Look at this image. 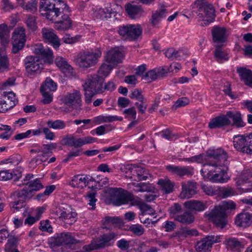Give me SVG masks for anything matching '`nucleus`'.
<instances>
[{
	"label": "nucleus",
	"mask_w": 252,
	"mask_h": 252,
	"mask_svg": "<svg viewBox=\"0 0 252 252\" xmlns=\"http://www.w3.org/2000/svg\"><path fill=\"white\" fill-rule=\"evenodd\" d=\"M39 12L46 19L54 21L58 30L65 31L71 27L70 10L62 0H41Z\"/></svg>",
	"instance_id": "obj_1"
},
{
	"label": "nucleus",
	"mask_w": 252,
	"mask_h": 252,
	"mask_svg": "<svg viewBox=\"0 0 252 252\" xmlns=\"http://www.w3.org/2000/svg\"><path fill=\"white\" fill-rule=\"evenodd\" d=\"M223 155L225 156V158L222 160H220L221 156L217 157V160H220L218 165H209V167H214V169H209L206 174V171L204 170V168L200 170V173L204 180L209 181L212 183H223L227 182L229 180V177L227 173L228 170L227 165L228 164L227 161V155L224 151H223Z\"/></svg>",
	"instance_id": "obj_2"
},
{
	"label": "nucleus",
	"mask_w": 252,
	"mask_h": 252,
	"mask_svg": "<svg viewBox=\"0 0 252 252\" xmlns=\"http://www.w3.org/2000/svg\"><path fill=\"white\" fill-rule=\"evenodd\" d=\"M236 204L232 201H223L221 204L216 206L210 212L206 213L209 220L217 227L223 228L227 223V211L235 210Z\"/></svg>",
	"instance_id": "obj_3"
},
{
	"label": "nucleus",
	"mask_w": 252,
	"mask_h": 252,
	"mask_svg": "<svg viewBox=\"0 0 252 252\" xmlns=\"http://www.w3.org/2000/svg\"><path fill=\"white\" fill-rule=\"evenodd\" d=\"M229 125L237 127H243L245 126L240 112L228 111L225 115H221L212 119L208 126L210 128L214 129Z\"/></svg>",
	"instance_id": "obj_4"
},
{
	"label": "nucleus",
	"mask_w": 252,
	"mask_h": 252,
	"mask_svg": "<svg viewBox=\"0 0 252 252\" xmlns=\"http://www.w3.org/2000/svg\"><path fill=\"white\" fill-rule=\"evenodd\" d=\"M223 150L220 148L215 150H210L207 152L206 155L200 154L199 155L192 157L190 158H184L180 159V161H188L189 162H196L199 163L203 164V167L209 165H218L219 160H217V157L220 156V159L222 160L225 158V156L223 155Z\"/></svg>",
	"instance_id": "obj_5"
},
{
	"label": "nucleus",
	"mask_w": 252,
	"mask_h": 252,
	"mask_svg": "<svg viewBox=\"0 0 252 252\" xmlns=\"http://www.w3.org/2000/svg\"><path fill=\"white\" fill-rule=\"evenodd\" d=\"M192 9L199 20L206 21L207 24L213 22L215 17V9L212 4L205 0H197Z\"/></svg>",
	"instance_id": "obj_6"
},
{
	"label": "nucleus",
	"mask_w": 252,
	"mask_h": 252,
	"mask_svg": "<svg viewBox=\"0 0 252 252\" xmlns=\"http://www.w3.org/2000/svg\"><path fill=\"white\" fill-rule=\"evenodd\" d=\"M117 234L110 232L100 235L97 241L92 242L90 244L85 245L83 249L77 252H91L94 250L103 249L112 246L116 238Z\"/></svg>",
	"instance_id": "obj_7"
},
{
	"label": "nucleus",
	"mask_w": 252,
	"mask_h": 252,
	"mask_svg": "<svg viewBox=\"0 0 252 252\" xmlns=\"http://www.w3.org/2000/svg\"><path fill=\"white\" fill-rule=\"evenodd\" d=\"M99 50L93 51H83L79 53L75 59L76 63L82 68H89L95 65L101 56Z\"/></svg>",
	"instance_id": "obj_8"
},
{
	"label": "nucleus",
	"mask_w": 252,
	"mask_h": 252,
	"mask_svg": "<svg viewBox=\"0 0 252 252\" xmlns=\"http://www.w3.org/2000/svg\"><path fill=\"white\" fill-rule=\"evenodd\" d=\"M61 100L68 109L80 111L82 110V100L81 92L77 90L67 92L64 94Z\"/></svg>",
	"instance_id": "obj_9"
},
{
	"label": "nucleus",
	"mask_w": 252,
	"mask_h": 252,
	"mask_svg": "<svg viewBox=\"0 0 252 252\" xmlns=\"http://www.w3.org/2000/svg\"><path fill=\"white\" fill-rule=\"evenodd\" d=\"M27 183L29 184L24 187L22 189L14 192L12 194V197L14 198H20L22 200L29 199L32 196L34 191H37L43 188V186L38 179Z\"/></svg>",
	"instance_id": "obj_10"
},
{
	"label": "nucleus",
	"mask_w": 252,
	"mask_h": 252,
	"mask_svg": "<svg viewBox=\"0 0 252 252\" xmlns=\"http://www.w3.org/2000/svg\"><path fill=\"white\" fill-rule=\"evenodd\" d=\"M103 82L102 77H99L98 74H94L88 76L83 87L84 90L100 94L103 92Z\"/></svg>",
	"instance_id": "obj_11"
},
{
	"label": "nucleus",
	"mask_w": 252,
	"mask_h": 252,
	"mask_svg": "<svg viewBox=\"0 0 252 252\" xmlns=\"http://www.w3.org/2000/svg\"><path fill=\"white\" fill-rule=\"evenodd\" d=\"M24 63L26 71L30 75L39 73L44 68V63L37 56L27 57L24 60Z\"/></svg>",
	"instance_id": "obj_12"
},
{
	"label": "nucleus",
	"mask_w": 252,
	"mask_h": 252,
	"mask_svg": "<svg viewBox=\"0 0 252 252\" xmlns=\"http://www.w3.org/2000/svg\"><path fill=\"white\" fill-rule=\"evenodd\" d=\"M26 41L25 30L23 27L15 29L12 35V52L17 53L24 47Z\"/></svg>",
	"instance_id": "obj_13"
},
{
	"label": "nucleus",
	"mask_w": 252,
	"mask_h": 252,
	"mask_svg": "<svg viewBox=\"0 0 252 252\" xmlns=\"http://www.w3.org/2000/svg\"><path fill=\"white\" fill-rule=\"evenodd\" d=\"M119 34L130 40H135L141 34L142 29L140 25H128L119 28Z\"/></svg>",
	"instance_id": "obj_14"
},
{
	"label": "nucleus",
	"mask_w": 252,
	"mask_h": 252,
	"mask_svg": "<svg viewBox=\"0 0 252 252\" xmlns=\"http://www.w3.org/2000/svg\"><path fill=\"white\" fill-rule=\"evenodd\" d=\"M109 193L113 198L114 204L116 206L128 204L130 193L122 188H111Z\"/></svg>",
	"instance_id": "obj_15"
},
{
	"label": "nucleus",
	"mask_w": 252,
	"mask_h": 252,
	"mask_svg": "<svg viewBox=\"0 0 252 252\" xmlns=\"http://www.w3.org/2000/svg\"><path fill=\"white\" fill-rule=\"evenodd\" d=\"M59 219L65 223L72 224L76 221L77 214L72 211L71 207L64 203H62L59 207Z\"/></svg>",
	"instance_id": "obj_16"
},
{
	"label": "nucleus",
	"mask_w": 252,
	"mask_h": 252,
	"mask_svg": "<svg viewBox=\"0 0 252 252\" xmlns=\"http://www.w3.org/2000/svg\"><path fill=\"white\" fill-rule=\"evenodd\" d=\"M33 52L44 63H51L54 56L52 51L48 47H44L41 44H36L33 47Z\"/></svg>",
	"instance_id": "obj_17"
},
{
	"label": "nucleus",
	"mask_w": 252,
	"mask_h": 252,
	"mask_svg": "<svg viewBox=\"0 0 252 252\" xmlns=\"http://www.w3.org/2000/svg\"><path fill=\"white\" fill-rule=\"evenodd\" d=\"M220 236L210 235L207 236L197 242L195 249L197 252H205L210 251L212 245L215 243L221 241Z\"/></svg>",
	"instance_id": "obj_18"
},
{
	"label": "nucleus",
	"mask_w": 252,
	"mask_h": 252,
	"mask_svg": "<svg viewBox=\"0 0 252 252\" xmlns=\"http://www.w3.org/2000/svg\"><path fill=\"white\" fill-rule=\"evenodd\" d=\"M96 141L97 138L90 136L81 138L71 136L64 139V144L68 146L79 148L86 144L94 143Z\"/></svg>",
	"instance_id": "obj_19"
},
{
	"label": "nucleus",
	"mask_w": 252,
	"mask_h": 252,
	"mask_svg": "<svg viewBox=\"0 0 252 252\" xmlns=\"http://www.w3.org/2000/svg\"><path fill=\"white\" fill-rule=\"evenodd\" d=\"M123 59V53L118 47H115L106 52L104 56L103 61L115 67L117 64L121 63Z\"/></svg>",
	"instance_id": "obj_20"
},
{
	"label": "nucleus",
	"mask_w": 252,
	"mask_h": 252,
	"mask_svg": "<svg viewBox=\"0 0 252 252\" xmlns=\"http://www.w3.org/2000/svg\"><path fill=\"white\" fill-rule=\"evenodd\" d=\"M41 33L44 41L58 49L61 45L60 40L54 31L50 28H44L42 29Z\"/></svg>",
	"instance_id": "obj_21"
},
{
	"label": "nucleus",
	"mask_w": 252,
	"mask_h": 252,
	"mask_svg": "<svg viewBox=\"0 0 252 252\" xmlns=\"http://www.w3.org/2000/svg\"><path fill=\"white\" fill-rule=\"evenodd\" d=\"M166 169L171 173L182 177L185 176H191L194 174V168L190 166H181L168 165Z\"/></svg>",
	"instance_id": "obj_22"
},
{
	"label": "nucleus",
	"mask_w": 252,
	"mask_h": 252,
	"mask_svg": "<svg viewBox=\"0 0 252 252\" xmlns=\"http://www.w3.org/2000/svg\"><path fill=\"white\" fill-rule=\"evenodd\" d=\"M213 41L215 43H223L227 38L226 29L224 27L214 26L212 30Z\"/></svg>",
	"instance_id": "obj_23"
},
{
	"label": "nucleus",
	"mask_w": 252,
	"mask_h": 252,
	"mask_svg": "<svg viewBox=\"0 0 252 252\" xmlns=\"http://www.w3.org/2000/svg\"><path fill=\"white\" fill-rule=\"evenodd\" d=\"M182 191L180 193L182 198H189L196 193V183L189 181L182 184Z\"/></svg>",
	"instance_id": "obj_24"
},
{
	"label": "nucleus",
	"mask_w": 252,
	"mask_h": 252,
	"mask_svg": "<svg viewBox=\"0 0 252 252\" xmlns=\"http://www.w3.org/2000/svg\"><path fill=\"white\" fill-rule=\"evenodd\" d=\"M235 223L244 228L250 226L252 224V214L244 212L238 214L235 218Z\"/></svg>",
	"instance_id": "obj_25"
},
{
	"label": "nucleus",
	"mask_w": 252,
	"mask_h": 252,
	"mask_svg": "<svg viewBox=\"0 0 252 252\" xmlns=\"http://www.w3.org/2000/svg\"><path fill=\"white\" fill-rule=\"evenodd\" d=\"M237 72L244 84L252 88V71L245 67H238Z\"/></svg>",
	"instance_id": "obj_26"
},
{
	"label": "nucleus",
	"mask_w": 252,
	"mask_h": 252,
	"mask_svg": "<svg viewBox=\"0 0 252 252\" xmlns=\"http://www.w3.org/2000/svg\"><path fill=\"white\" fill-rule=\"evenodd\" d=\"M167 13V10L164 6H161L160 9L153 11L150 19L152 26L156 27L161 19L166 16Z\"/></svg>",
	"instance_id": "obj_27"
},
{
	"label": "nucleus",
	"mask_w": 252,
	"mask_h": 252,
	"mask_svg": "<svg viewBox=\"0 0 252 252\" xmlns=\"http://www.w3.org/2000/svg\"><path fill=\"white\" fill-rule=\"evenodd\" d=\"M126 10L129 16L132 19L139 18L144 12L140 5L130 3L126 5Z\"/></svg>",
	"instance_id": "obj_28"
},
{
	"label": "nucleus",
	"mask_w": 252,
	"mask_h": 252,
	"mask_svg": "<svg viewBox=\"0 0 252 252\" xmlns=\"http://www.w3.org/2000/svg\"><path fill=\"white\" fill-rule=\"evenodd\" d=\"M89 184V177L77 175L74 176L70 182V185L73 188H83Z\"/></svg>",
	"instance_id": "obj_29"
},
{
	"label": "nucleus",
	"mask_w": 252,
	"mask_h": 252,
	"mask_svg": "<svg viewBox=\"0 0 252 252\" xmlns=\"http://www.w3.org/2000/svg\"><path fill=\"white\" fill-rule=\"evenodd\" d=\"M137 165L128 164L125 165L123 172L131 180L139 182L140 179L137 178Z\"/></svg>",
	"instance_id": "obj_30"
},
{
	"label": "nucleus",
	"mask_w": 252,
	"mask_h": 252,
	"mask_svg": "<svg viewBox=\"0 0 252 252\" xmlns=\"http://www.w3.org/2000/svg\"><path fill=\"white\" fill-rule=\"evenodd\" d=\"M184 205L186 208L198 212L203 211L207 208L205 203L194 200L187 201L184 203Z\"/></svg>",
	"instance_id": "obj_31"
},
{
	"label": "nucleus",
	"mask_w": 252,
	"mask_h": 252,
	"mask_svg": "<svg viewBox=\"0 0 252 252\" xmlns=\"http://www.w3.org/2000/svg\"><path fill=\"white\" fill-rule=\"evenodd\" d=\"M246 137L243 136L237 135L234 137V146L241 152L246 153V150L247 149V142H246Z\"/></svg>",
	"instance_id": "obj_32"
},
{
	"label": "nucleus",
	"mask_w": 252,
	"mask_h": 252,
	"mask_svg": "<svg viewBox=\"0 0 252 252\" xmlns=\"http://www.w3.org/2000/svg\"><path fill=\"white\" fill-rule=\"evenodd\" d=\"M10 38V30L4 24H0V41L3 46H6L9 43Z\"/></svg>",
	"instance_id": "obj_33"
},
{
	"label": "nucleus",
	"mask_w": 252,
	"mask_h": 252,
	"mask_svg": "<svg viewBox=\"0 0 252 252\" xmlns=\"http://www.w3.org/2000/svg\"><path fill=\"white\" fill-rule=\"evenodd\" d=\"M163 52L166 57L171 60L180 59L185 55V52L182 50H176L173 48H167Z\"/></svg>",
	"instance_id": "obj_34"
},
{
	"label": "nucleus",
	"mask_w": 252,
	"mask_h": 252,
	"mask_svg": "<svg viewBox=\"0 0 252 252\" xmlns=\"http://www.w3.org/2000/svg\"><path fill=\"white\" fill-rule=\"evenodd\" d=\"M226 247L232 251H238L243 248V244L236 238H230L225 242Z\"/></svg>",
	"instance_id": "obj_35"
},
{
	"label": "nucleus",
	"mask_w": 252,
	"mask_h": 252,
	"mask_svg": "<svg viewBox=\"0 0 252 252\" xmlns=\"http://www.w3.org/2000/svg\"><path fill=\"white\" fill-rule=\"evenodd\" d=\"M158 184L161 190L166 193H170L173 190L174 185L167 178L159 179Z\"/></svg>",
	"instance_id": "obj_36"
},
{
	"label": "nucleus",
	"mask_w": 252,
	"mask_h": 252,
	"mask_svg": "<svg viewBox=\"0 0 252 252\" xmlns=\"http://www.w3.org/2000/svg\"><path fill=\"white\" fill-rule=\"evenodd\" d=\"M18 240L14 236H11L7 240V242L5 245L4 250L6 252H19L16 249Z\"/></svg>",
	"instance_id": "obj_37"
},
{
	"label": "nucleus",
	"mask_w": 252,
	"mask_h": 252,
	"mask_svg": "<svg viewBox=\"0 0 252 252\" xmlns=\"http://www.w3.org/2000/svg\"><path fill=\"white\" fill-rule=\"evenodd\" d=\"M114 67V66L112 64L107 63L104 62V63L100 66L96 74H98L99 77H102L104 82L105 78H106L109 74L111 71Z\"/></svg>",
	"instance_id": "obj_38"
},
{
	"label": "nucleus",
	"mask_w": 252,
	"mask_h": 252,
	"mask_svg": "<svg viewBox=\"0 0 252 252\" xmlns=\"http://www.w3.org/2000/svg\"><path fill=\"white\" fill-rule=\"evenodd\" d=\"M194 220V217L192 214L189 211H186L183 214H181L176 221H179L182 223L189 224L193 222Z\"/></svg>",
	"instance_id": "obj_39"
},
{
	"label": "nucleus",
	"mask_w": 252,
	"mask_h": 252,
	"mask_svg": "<svg viewBox=\"0 0 252 252\" xmlns=\"http://www.w3.org/2000/svg\"><path fill=\"white\" fill-rule=\"evenodd\" d=\"M111 9L105 7L99 8L94 13V16L97 19L104 20L111 17Z\"/></svg>",
	"instance_id": "obj_40"
},
{
	"label": "nucleus",
	"mask_w": 252,
	"mask_h": 252,
	"mask_svg": "<svg viewBox=\"0 0 252 252\" xmlns=\"http://www.w3.org/2000/svg\"><path fill=\"white\" fill-rule=\"evenodd\" d=\"M15 199H19V200L11 202L10 203L9 206L11 211L13 213L20 211H24L25 212L24 206L25 205V200L26 199L22 200L20 198H16Z\"/></svg>",
	"instance_id": "obj_41"
},
{
	"label": "nucleus",
	"mask_w": 252,
	"mask_h": 252,
	"mask_svg": "<svg viewBox=\"0 0 252 252\" xmlns=\"http://www.w3.org/2000/svg\"><path fill=\"white\" fill-rule=\"evenodd\" d=\"M214 57L219 62L227 61L229 59L227 54L222 50L219 45L216 46V49L214 52Z\"/></svg>",
	"instance_id": "obj_42"
},
{
	"label": "nucleus",
	"mask_w": 252,
	"mask_h": 252,
	"mask_svg": "<svg viewBox=\"0 0 252 252\" xmlns=\"http://www.w3.org/2000/svg\"><path fill=\"white\" fill-rule=\"evenodd\" d=\"M57 84L50 78H47L45 81L44 85L40 87V91H55L57 89Z\"/></svg>",
	"instance_id": "obj_43"
},
{
	"label": "nucleus",
	"mask_w": 252,
	"mask_h": 252,
	"mask_svg": "<svg viewBox=\"0 0 252 252\" xmlns=\"http://www.w3.org/2000/svg\"><path fill=\"white\" fill-rule=\"evenodd\" d=\"M182 211L181 205L179 203H174L173 205L171 206L169 208V212L170 217L175 220L178 218L179 216L181 214Z\"/></svg>",
	"instance_id": "obj_44"
},
{
	"label": "nucleus",
	"mask_w": 252,
	"mask_h": 252,
	"mask_svg": "<svg viewBox=\"0 0 252 252\" xmlns=\"http://www.w3.org/2000/svg\"><path fill=\"white\" fill-rule=\"evenodd\" d=\"M4 100L7 107H9V109L13 108L18 102L17 99L15 97V94L12 92H8L4 96Z\"/></svg>",
	"instance_id": "obj_45"
},
{
	"label": "nucleus",
	"mask_w": 252,
	"mask_h": 252,
	"mask_svg": "<svg viewBox=\"0 0 252 252\" xmlns=\"http://www.w3.org/2000/svg\"><path fill=\"white\" fill-rule=\"evenodd\" d=\"M47 126L51 128L55 129H63L65 127V123L62 120L56 121L49 120L46 122Z\"/></svg>",
	"instance_id": "obj_46"
},
{
	"label": "nucleus",
	"mask_w": 252,
	"mask_h": 252,
	"mask_svg": "<svg viewBox=\"0 0 252 252\" xmlns=\"http://www.w3.org/2000/svg\"><path fill=\"white\" fill-rule=\"evenodd\" d=\"M0 130H4V132L0 134V138L8 139L13 134V130L10 126L0 124Z\"/></svg>",
	"instance_id": "obj_47"
},
{
	"label": "nucleus",
	"mask_w": 252,
	"mask_h": 252,
	"mask_svg": "<svg viewBox=\"0 0 252 252\" xmlns=\"http://www.w3.org/2000/svg\"><path fill=\"white\" fill-rule=\"evenodd\" d=\"M63 246H69L79 243V241L75 239L69 232L63 233Z\"/></svg>",
	"instance_id": "obj_48"
},
{
	"label": "nucleus",
	"mask_w": 252,
	"mask_h": 252,
	"mask_svg": "<svg viewBox=\"0 0 252 252\" xmlns=\"http://www.w3.org/2000/svg\"><path fill=\"white\" fill-rule=\"evenodd\" d=\"M55 63L57 66L62 69H65L70 71L72 68L70 65H69L67 62L63 58L57 57L55 59Z\"/></svg>",
	"instance_id": "obj_49"
},
{
	"label": "nucleus",
	"mask_w": 252,
	"mask_h": 252,
	"mask_svg": "<svg viewBox=\"0 0 252 252\" xmlns=\"http://www.w3.org/2000/svg\"><path fill=\"white\" fill-rule=\"evenodd\" d=\"M25 23L29 29L32 31H35L36 29L37 24L35 16L32 15H28Z\"/></svg>",
	"instance_id": "obj_50"
},
{
	"label": "nucleus",
	"mask_w": 252,
	"mask_h": 252,
	"mask_svg": "<svg viewBox=\"0 0 252 252\" xmlns=\"http://www.w3.org/2000/svg\"><path fill=\"white\" fill-rule=\"evenodd\" d=\"M49 242L53 246H63V233L56 234L54 236L51 237Z\"/></svg>",
	"instance_id": "obj_51"
},
{
	"label": "nucleus",
	"mask_w": 252,
	"mask_h": 252,
	"mask_svg": "<svg viewBox=\"0 0 252 252\" xmlns=\"http://www.w3.org/2000/svg\"><path fill=\"white\" fill-rule=\"evenodd\" d=\"M129 230L134 235L138 236L143 235L145 231V230L142 225L139 224L131 225L129 227Z\"/></svg>",
	"instance_id": "obj_52"
},
{
	"label": "nucleus",
	"mask_w": 252,
	"mask_h": 252,
	"mask_svg": "<svg viewBox=\"0 0 252 252\" xmlns=\"http://www.w3.org/2000/svg\"><path fill=\"white\" fill-rule=\"evenodd\" d=\"M37 1L36 0H30L26 2L23 8L31 12H34L37 10Z\"/></svg>",
	"instance_id": "obj_53"
},
{
	"label": "nucleus",
	"mask_w": 252,
	"mask_h": 252,
	"mask_svg": "<svg viewBox=\"0 0 252 252\" xmlns=\"http://www.w3.org/2000/svg\"><path fill=\"white\" fill-rule=\"evenodd\" d=\"M86 198L88 202V204L91 207L92 210L95 209V202L97 199L95 198V193L94 191L89 192L86 196Z\"/></svg>",
	"instance_id": "obj_54"
},
{
	"label": "nucleus",
	"mask_w": 252,
	"mask_h": 252,
	"mask_svg": "<svg viewBox=\"0 0 252 252\" xmlns=\"http://www.w3.org/2000/svg\"><path fill=\"white\" fill-rule=\"evenodd\" d=\"M201 189L208 195H214L218 194V190L211 185L202 184Z\"/></svg>",
	"instance_id": "obj_55"
},
{
	"label": "nucleus",
	"mask_w": 252,
	"mask_h": 252,
	"mask_svg": "<svg viewBox=\"0 0 252 252\" xmlns=\"http://www.w3.org/2000/svg\"><path fill=\"white\" fill-rule=\"evenodd\" d=\"M123 113L125 114V118L131 120H135L136 117V111L134 107L126 109Z\"/></svg>",
	"instance_id": "obj_56"
},
{
	"label": "nucleus",
	"mask_w": 252,
	"mask_h": 252,
	"mask_svg": "<svg viewBox=\"0 0 252 252\" xmlns=\"http://www.w3.org/2000/svg\"><path fill=\"white\" fill-rule=\"evenodd\" d=\"M157 77V73L155 72V71L151 70L146 73L143 76L142 79L148 82H150L155 80Z\"/></svg>",
	"instance_id": "obj_57"
},
{
	"label": "nucleus",
	"mask_w": 252,
	"mask_h": 252,
	"mask_svg": "<svg viewBox=\"0 0 252 252\" xmlns=\"http://www.w3.org/2000/svg\"><path fill=\"white\" fill-rule=\"evenodd\" d=\"M8 65L9 62L7 56L0 54V72H2L7 69Z\"/></svg>",
	"instance_id": "obj_58"
},
{
	"label": "nucleus",
	"mask_w": 252,
	"mask_h": 252,
	"mask_svg": "<svg viewBox=\"0 0 252 252\" xmlns=\"http://www.w3.org/2000/svg\"><path fill=\"white\" fill-rule=\"evenodd\" d=\"M220 193L223 198H227L236 194L234 189L231 187L222 188L220 190Z\"/></svg>",
	"instance_id": "obj_59"
},
{
	"label": "nucleus",
	"mask_w": 252,
	"mask_h": 252,
	"mask_svg": "<svg viewBox=\"0 0 252 252\" xmlns=\"http://www.w3.org/2000/svg\"><path fill=\"white\" fill-rule=\"evenodd\" d=\"M133 185L137 188V189L135 190L136 192L150 191L151 190L149 184L145 183H133Z\"/></svg>",
	"instance_id": "obj_60"
},
{
	"label": "nucleus",
	"mask_w": 252,
	"mask_h": 252,
	"mask_svg": "<svg viewBox=\"0 0 252 252\" xmlns=\"http://www.w3.org/2000/svg\"><path fill=\"white\" fill-rule=\"evenodd\" d=\"M137 169V178L140 179V181L147 180L149 175L148 171L143 167L138 165Z\"/></svg>",
	"instance_id": "obj_61"
},
{
	"label": "nucleus",
	"mask_w": 252,
	"mask_h": 252,
	"mask_svg": "<svg viewBox=\"0 0 252 252\" xmlns=\"http://www.w3.org/2000/svg\"><path fill=\"white\" fill-rule=\"evenodd\" d=\"M130 198L128 200V203L130 202V206H137L139 208L143 201L141 198L137 196H134L131 193H130Z\"/></svg>",
	"instance_id": "obj_62"
},
{
	"label": "nucleus",
	"mask_w": 252,
	"mask_h": 252,
	"mask_svg": "<svg viewBox=\"0 0 252 252\" xmlns=\"http://www.w3.org/2000/svg\"><path fill=\"white\" fill-rule=\"evenodd\" d=\"M82 150L81 149H72L67 155L65 158L63 159V162H67V161L72 160L74 157L79 156L81 154Z\"/></svg>",
	"instance_id": "obj_63"
},
{
	"label": "nucleus",
	"mask_w": 252,
	"mask_h": 252,
	"mask_svg": "<svg viewBox=\"0 0 252 252\" xmlns=\"http://www.w3.org/2000/svg\"><path fill=\"white\" fill-rule=\"evenodd\" d=\"M189 102V100L186 97H183L179 98L173 105V108L177 109L178 107H183L188 105Z\"/></svg>",
	"instance_id": "obj_64"
}]
</instances>
